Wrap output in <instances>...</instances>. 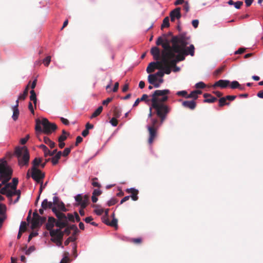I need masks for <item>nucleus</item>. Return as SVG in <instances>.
I'll return each instance as SVG.
<instances>
[{"mask_svg": "<svg viewBox=\"0 0 263 263\" xmlns=\"http://www.w3.org/2000/svg\"><path fill=\"white\" fill-rule=\"evenodd\" d=\"M126 192L128 194H131L130 197H131L132 200L134 201H137L138 199V194L139 193V191L138 190L135 188L127 189L126 190Z\"/></svg>", "mask_w": 263, "mask_h": 263, "instance_id": "f8f14e48", "label": "nucleus"}, {"mask_svg": "<svg viewBox=\"0 0 263 263\" xmlns=\"http://www.w3.org/2000/svg\"><path fill=\"white\" fill-rule=\"evenodd\" d=\"M14 155L17 157L18 164L20 167L29 165L30 155L26 146H17L15 148Z\"/></svg>", "mask_w": 263, "mask_h": 263, "instance_id": "423d86ee", "label": "nucleus"}, {"mask_svg": "<svg viewBox=\"0 0 263 263\" xmlns=\"http://www.w3.org/2000/svg\"><path fill=\"white\" fill-rule=\"evenodd\" d=\"M62 156V152L61 151L58 152L55 156L52 158H50V160L53 165H56L59 162V160Z\"/></svg>", "mask_w": 263, "mask_h": 263, "instance_id": "6ab92c4d", "label": "nucleus"}, {"mask_svg": "<svg viewBox=\"0 0 263 263\" xmlns=\"http://www.w3.org/2000/svg\"><path fill=\"white\" fill-rule=\"evenodd\" d=\"M52 205H54L55 207L58 208L60 210L63 212H66L67 209L65 208L64 203L60 200V199L57 196H54L53 198Z\"/></svg>", "mask_w": 263, "mask_h": 263, "instance_id": "1a4fd4ad", "label": "nucleus"}, {"mask_svg": "<svg viewBox=\"0 0 263 263\" xmlns=\"http://www.w3.org/2000/svg\"><path fill=\"white\" fill-rule=\"evenodd\" d=\"M226 100H227V99H226V97H222V98H220V99L219 100V105L220 106H223L224 105L229 104V103H227L226 102Z\"/></svg>", "mask_w": 263, "mask_h": 263, "instance_id": "c9c22d12", "label": "nucleus"}, {"mask_svg": "<svg viewBox=\"0 0 263 263\" xmlns=\"http://www.w3.org/2000/svg\"><path fill=\"white\" fill-rule=\"evenodd\" d=\"M66 139H67V136L66 135H62L61 136H60L59 137V138H58V142L64 141L65 140H66Z\"/></svg>", "mask_w": 263, "mask_h": 263, "instance_id": "680f3d73", "label": "nucleus"}, {"mask_svg": "<svg viewBox=\"0 0 263 263\" xmlns=\"http://www.w3.org/2000/svg\"><path fill=\"white\" fill-rule=\"evenodd\" d=\"M170 17L172 21H174L175 19H179L181 17L180 8H177L170 13Z\"/></svg>", "mask_w": 263, "mask_h": 263, "instance_id": "ddd939ff", "label": "nucleus"}, {"mask_svg": "<svg viewBox=\"0 0 263 263\" xmlns=\"http://www.w3.org/2000/svg\"><path fill=\"white\" fill-rule=\"evenodd\" d=\"M83 141V138L81 136H78L76 138V141L75 143L76 146H78V144L81 143Z\"/></svg>", "mask_w": 263, "mask_h": 263, "instance_id": "bf43d9fd", "label": "nucleus"}, {"mask_svg": "<svg viewBox=\"0 0 263 263\" xmlns=\"http://www.w3.org/2000/svg\"><path fill=\"white\" fill-rule=\"evenodd\" d=\"M93 128V125L89 122L87 123L85 125V129L89 130V129H92Z\"/></svg>", "mask_w": 263, "mask_h": 263, "instance_id": "774afa93", "label": "nucleus"}, {"mask_svg": "<svg viewBox=\"0 0 263 263\" xmlns=\"http://www.w3.org/2000/svg\"><path fill=\"white\" fill-rule=\"evenodd\" d=\"M31 170V177L37 183H40L41 181L45 177V174L43 173L40 170H37L36 171H34L33 170Z\"/></svg>", "mask_w": 263, "mask_h": 263, "instance_id": "6e6552de", "label": "nucleus"}, {"mask_svg": "<svg viewBox=\"0 0 263 263\" xmlns=\"http://www.w3.org/2000/svg\"><path fill=\"white\" fill-rule=\"evenodd\" d=\"M39 147L41 148V149H42V150L43 151V152L44 153V156L45 157H47L48 154L49 153V150L47 148V147L44 144H41L39 146Z\"/></svg>", "mask_w": 263, "mask_h": 263, "instance_id": "7c9ffc66", "label": "nucleus"}, {"mask_svg": "<svg viewBox=\"0 0 263 263\" xmlns=\"http://www.w3.org/2000/svg\"><path fill=\"white\" fill-rule=\"evenodd\" d=\"M199 24V21L198 20H194L192 21V25L194 28H197Z\"/></svg>", "mask_w": 263, "mask_h": 263, "instance_id": "338daca9", "label": "nucleus"}, {"mask_svg": "<svg viewBox=\"0 0 263 263\" xmlns=\"http://www.w3.org/2000/svg\"><path fill=\"white\" fill-rule=\"evenodd\" d=\"M223 67H221L218 68L214 71V76L218 75L223 71Z\"/></svg>", "mask_w": 263, "mask_h": 263, "instance_id": "864d4df0", "label": "nucleus"}, {"mask_svg": "<svg viewBox=\"0 0 263 263\" xmlns=\"http://www.w3.org/2000/svg\"><path fill=\"white\" fill-rule=\"evenodd\" d=\"M28 92L27 90H24L23 93L20 94L18 96V99L20 100H24L28 95Z\"/></svg>", "mask_w": 263, "mask_h": 263, "instance_id": "4c0bfd02", "label": "nucleus"}, {"mask_svg": "<svg viewBox=\"0 0 263 263\" xmlns=\"http://www.w3.org/2000/svg\"><path fill=\"white\" fill-rule=\"evenodd\" d=\"M41 226V224H40V220L39 218L35 219H32L31 228L32 230L40 227Z\"/></svg>", "mask_w": 263, "mask_h": 263, "instance_id": "5701e85b", "label": "nucleus"}, {"mask_svg": "<svg viewBox=\"0 0 263 263\" xmlns=\"http://www.w3.org/2000/svg\"><path fill=\"white\" fill-rule=\"evenodd\" d=\"M98 180V178L95 177V178H93L92 179V185L94 186V187H97L98 188H100L101 187V184L98 182L97 181Z\"/></svg>", "mask_w": 263, "mask_h": 263, "instance_id": "a19ab883", "label": "nucleus"}, {"mask_svg": "<svg viewBox=\"0 0 263 263\" xmlns=\"http://www.w3.org/2000/svg\"><path fill=\"white\" fill-rule=\"evenodd\" d=\"M65 256L62 259V260L60 261V263H68L69 261V258L68 255L69 253L68 252H65L64 253Z\"/></svg>", "mask_w": 263, "mask_h": 263, "instance_id": "e433bc0d", "label": "nucleus"}, {"mask_svg": "<svg viewBox=\"0 0 263 263\" xmlns=\"http://www.w3.org/2000/svg\"><path fill=\"white\" fill-rule=\"evenodd\" d=\"M68 219L69 221H71V222H74V216H73V215L72 214H70V213H68L67 214V219Z\"/></svg>", "mask_w": 263, "mask_h": 263, "instance_id": "13d9d810", "label": "nucleus"}, {"mask_svg": "<svg viewBox=\"0 0 263 263\" xmlns=\"http://www.w3.org/2000/svg\"><path fill=\"white\" fill-rule=\"evenodd\" d=\"M38 235V233L36 232H31L28 237V241L29 242L30 240L32 238V237H35Z\"/></svg>", "mask_w": 263, "mask_h": 263, "instance_id": "8fccbe9b", "label": "nucleus"}, {"mask_svg": "<svg viewBox=\"0 0 263 263\" xmlns=\"http://www.w3.org/2000/svg\"><path fill=\"white\" fill-rule=\"evenodd\" d=\"M172 46L171 48L169 43L165 39V74H168L172 70L179 71L180 67L176 64L185 59V56L190 54L193 56L195 48L191 44L187 48L186 46L189 43V38L184 35L173 36L172 39Z\"/></svg>", "mask_w": 263, "mask_h": 263, "instance_id": "f257e3e1", "label": "nucleus"}, {"mask_svg": "<svg viewBox=\"0 0 263 263\" xmlns=\"http://www.w3.org/2000/svg\"><path fill=\"white\" fill-rule=\"evenodd\" d=\"M41 206L45 210H46L47 209H52V208L54 207V206H52V202L48 201L47 199H44L42 201Z\"/></svg>", "mask_w": 263, "mask_h": 263, "instance_id": "aec40b11", "label": "nucleus"}, {"mask_svg": "<svg viewBox=\"0 0 263 263\" xmlns=\"http://www.w3.org/2000/svg\"><path fill=\"white\" fill-rule=\"evenodd\" d=\"M195 87L197 88H204L205 87V84L203 82H199L195 84Z\"/></svg>", "mask_w": 263, "mask_h": 263, "instance_id": "a18cd8bd", "label": "nucleus"}, {"mask_svg": "<svg viewBox=\"0 0 263 263\" xmlns=\"http://www.w3.org/2000/svg\"><path fill=\"white\" fill-rule=\"evenodd\" d=\"M76 240V238L75 237L70 236L64 242V244L65 246H67L69 245L70 242L74 241Z\"/></svg>", "mask_w": 263, "mask_h": 263, "instance_id": "58836bf2", "label": "nucleus"}, {"mask_svg": "<svg viewBox=\"0 0 263 263\" xmlns=\"http://www.w3.org/2000/svg\"><path fill=\"white\" fill-rule=\"evenodd\" d=\"M73 147L72 146H71L70 147H67L66 148L64 151L63 152V153H62V155H63V156L64 157H66L67 156H68L70 153V151H71V149Z\"/></svg>", "mask_w": 263, "mask_h": 263, "instance_id": "f704fd0d", "label": "nucleus"}, {"mask_svg": "<svg viewBox=\"0 0 263 263\" xmlns=\"http://www.w3.org/2000/svg\"><path fill=\"white\" fill-rule=\"evenodd\" d=\"M177 95L178 96L185 97L186 95H187V92L185 90L179 91L177 92Z\"/></svg>", "mask_w": 263, "mask_h": 263, "instance_id": "0e129e2a", "label": "nucleus"}, {"mask_svg": "<svg viewBox=\"0 0 263 263\" xmlns=\"http://www.w3.org/2000/svg\"><path fill=\"white\" fill-rule=\"evenodd\" d=\"M230 84V81L227 80H220L215 83L213 87H220L222 88L227 87Z\"/></svg>", "mask_w": 263, "mask_h": 263, "instance_id": "4468645a", "label": "nucleus"}, {"mask_svg": "<svg viewBox=\"0 0 263 263\" xmlns=\"http://www.w3.org/2000/svg\"><path fill=\"white\" fill-rule=\"evenodd\" d=\"M12 169L8 165L5 158L0 159V190L2 185L5 184L11 178L12 175Z\"/></svg>", "mask_w": 263, "mask_h": 263, "instance_id": "39448f33", "label": "nucleus"}, {"mask_svg": "<svg viewBox=\"0 0 263 263\" xmlns=\"http://www.w3.org/2000/svg\"><path fill=\"white\" fill-rule=\"evenodd\" d=\"M95 213L98 215H101L103 212L104 210L103 209H96L94 210Z\"/></svg>", "mask_w": 263, "mask_h": 263, "instance_id": "603ef678", "label": "nucleus"}, {"mask_svg": "<svg viewBox=\"0 0 263 263\" xmlns=\"http://www.w3.org/2000/svg\"><path fill=\"white\" fill-rule=\"evenodd\" d=\"M75 200L78 202V205H80L81 208H85L88 203L89 196L85 195L83 196L81 194H78L75 197Z\"/></svg>", "mask_w": 263, "mask_h": 263, "instance_id": "0eeeda50", "label": "nucleus"}, {"mask_svg": "<svg viewBox=\"0 0 263 263\" xmlns=\"http://www.w3.org/2000/svg\"><path fill=\"white\" fill-rule=\"evenodd\" d=\"M35 130L40 133L49 135L57 129L55 123H50L47 119L43 118L42 120L37 119L35 121Z\"/></svg>", "mask_w": 263, "mask_h": 263, "instance_id": "20e7f679", "label": "nucleus"}, {"mask_svg": "<svg viewBox=\"0 0 263 263\" xmlns=\"http://www.w3.org/2000/svg\"><path fill=\"white\" fill-rule=\"evenodd\" d=\"M15 195L14 193V190H12L11 189L9 190L7 195V197L8 198H11L13 196Z\"/></svg>", "mask_w": 263, "mask_h": 263, "instance_id": "4d7b16f0", "label": "nucleus"}, {"mask_svg": "<svg viewBox=\"0 0 263 263\" xmlns=\"http://www.w3.org/2000/svg\"><path fill=\"white\" fill-rule=\"evenodd\" d=\"M68 227L70 231H71V230H73V231H78V228L74 224L71 225V226H69Z\"/></svg>", "mask_w": 263, "mask_h": 263, "instance_id": "69168bd1", "label": "nucleus"}, {"mask_svg": "<svg viewBox=\"0 0 263 263\" xmlns=\"http://www.w3.org/2000/svg\"><path fill=\"white\" fill-rule=\"evenodd\" d=\"M104 222L107 225L110 226L112 227L117 228L118 227V219L116 218H113L111 222H109V219L107 218L104 220Z\"/></svg>", "mask_w": 263, "mask_h": 263, "instance_id": "a211bd4d", "label": "nucleus"}, {"mask_svg": "<svg viewBox=\"0 0 263 263\" xmlns=\"http://www.w3.org/2000/svg\"><path fill=\"white\" fill-rule=\"evenodd\" d=\"M55 219L53 217H49L48 221L46 224V228L47 230L51 231L53 230V228L55 223Z\"/></svg>", "mask_w": 263, "mask_h": 263, "instance_id": "2eb2a0df", "label": "nucleus"}, {"mask_svg": "<svg viewBox=\"0 0 263 263\" xmlns=\"http://www.w3.org/2000/svg\"><path fill=\"white\" fill-rule=\"evenodd\" d=\"M29 135H27L26 137L24 138H22L21 140H20V143L22 145H24L25 144L27 141H28V140L29 139Z\"/></svg>", "mask_w": 263, "mask_h": 263, "instance_id": "09e8293b", "label": "nucleus"}, {"mask_svg": "<svg viewBox=\"0 0 263 263\" xmlns=\"http://www.w3.org/2000/svg\"><path fill=\"white\" fill-rule=\"evenodd\" d=\"M35 248L34 246H32L29 248L28 249L26 250L25 251V254L26 255H29L32 252H33L34 251H35Z\"/></svg>", "mask_w": 263, "mask_h": 263, "instance_id": "79ce46f5", "label": "nucleus"}, {"mask_svg": "<svg viewBox=\"0 0 263 263\" xmlns=\"http://www.w3.org/2000/svg\"><path fill=\"white\" fill-rule=\"evenodd\" d=\"M112 100V98H108L106 100L103 101L102 104L104 105H107Z\"/></svg>", "mask_w": 263, "mask_h": 263, "instance_id": "5fc2aeb1", "label": "nucleus"}, {"mask_svg": "<svg viewBox=\"0 0 263 263\" xmlns=\"http://www.w3.org/2000/svg\"><path fill=\"white\" fill-rule=\"evenodd\" d=\"M27 223L25 221H22L20 227L19 231L24 232L26 231Z\"/></svg>", "mask_w": 263, "mask_h": 263, "instance_id": "473e14b6", "label": "nucleus"}, {"mask_svg": "<svg viewBox=\"0 0 263 263\" xmlns=\"http://www.w3.org/2000/svg\"><path fill=\"white\" fill-rule=\"evenodd\" d=\"M196 91H192L190 95H189L186 98H192L194 99H196L198 97L197 95H196Z\"/></svg>", "mask_w": 263, "mask_h": 263, "instance_id": "49530a36", "label": "nucleus"}, {"mask_svg": "<svg viewBox=\"0 0 263 263\" xmlns=\"http://www.w3.org/2000/svg\"><path fill=\"white\" fill-rule=\"evenodd\" d=\"M6 215V206L0 203V216H4Z\"/></svg>", "mask_w": 263, "mask_h": 263, "instance_id": "c756f323", "label": "nucleus"}, {"mask_svg": "<svg viewBox=\"0 0 263 263\" xmlns=\"http://www.w3.org/2000/svg\"><path fill=\"white\" fill-rule=\"evenodd\" d=\"M118 202V199L116 198H111L110 200H109L107 202V205L109 206L115 205Z\"/></svg>", "mask_w": 263, "mask_h": 263, "instance_id": "37998d69", "label": "nucleus"}, {"mask_svg": "<svg viewBox=\"0 0 263 263\" xmlns=\"http://www.w3.org/2000/svg\"><path fill=\"white\" fill-rule=\"evenodd\" d=\"M12 110H13V115L12 116V119L13 120L16 121L18 117L20 112L18 110V108L16 107V106H13L12 107Z\"/></svg>", "mask_w": 263, "mask_h": 263, "instance_id": "393cba45", "label": "nucleus"}, {"mask_svg": "<svg viewBox=\"0 0 263 263\" xmlns=\"http://www.w3.org/2000/svg\"><path fill=\"white\" fill-rule=\"evenodd\" d=\"M60 120H61V121L65 125H68L69 124V121L67 119H65L63 117H61L60 118Z\"/></svg>", "mask_w": 263, "mask_h": 263, "instance_id": "052dcab7", "label": "nucleus"}, {"mask_svg": "<svg viewBox=\"0 0 263 263\" xmlns=\"http://www.w3.org/2000/svg\"><path fill=\"white\" fill-rule=\"evenodd\" d=\"M243 4V2L240 1H237L235 3H234V5L236 9H239Z\"/></svg>", "mask_w": 263, "mask_h": 263, "instance_id": "3c124183", "label": "nucleus"}, {"mask_svg": "<svg viewBox=\"0 0 263 263\" xmlns=\"http://www.w3.org/2000/svg\"><path fill=\"white\" fill-rule=\"evenodd\" d=\"M68 221H63L62 220H58L57 221H55V225L59 227V229L61 230L62 229L68 226Z\"/></svg>", "mask_w": 263, "mask_h": 263, "instance_id": "b1692460", "label": "nucleus"}, {"mask_svg": "<svg viewBox=\"0 0 263 263\" xmlns=\"http://www.w3.org/2000/svg\"><path fill=\"white\" fill-rule=\"evenodd\" d=\"M50 235L52 238L63 240L64 232L62 231L60 229L53 230L50 232Z\"/></svg>", "mask_w": 263, "mask_h": 263, "instance_id": "9d476101", "label": "nucleus"}, {"mask_svg": "<svg viewBox=\"0 0 263 263\" xmlns=\"http://www.w3.org/2000/svg\"><path fill=\"white\" fill-rule=\"evenodd\" d=\"M121 115V110L118 108L117 107H116L114 110V116L115 117L118 118L120 117Z\"/></svg>", "mask_w": 263, "mask_h": 263, "instance_id": "2f4dec72", "label": "nucleus"}, {"mask_svg": "<svg viewBox=\"0 0 263 263\" xmlns=\"http://www.w3.org/2000/svg\"><path fill=\"white\" fill-rule=\"evenodd\" d=\"M30 99L31 101H32L35 106L36 105V102H37V99L36 96V93L33 90H31L30 91Z\"/></svg>", "mask_w": 263, "mask_h": 263, "instance_id": "bb28decb", "label": "nucleus"}, {"mask_svg": "<svg viewBox=\"0 0 263 263\" xmlns=\"http://www.w3.org/2000/svg\"><path fill=\"white\" fill-rule=\"evenodd\" d=\"M51 240L54 242L57 246H59V247H62V248H64L63 246L62 245V240H60V239H54V238H52L51 239Z\"/></svg>", "mask_w": 263, "mask_h": 263, "instance_id": "72a5a7b5", "label": "nucleus"}, {"mask_svg": "<svg viewBox=\"0 0 263 263\" xmlns=\"http://www.w3.org/2000/svg\"><path fill=\"white\" fill-rule=\"evenodd\" d=\"M52 211L54 213L59 220L68 221V220H67V216L65 215V214L58 211L56 207L54 206L53 208H52Z\"/></svg>", "mask_w": 263, "mask_h": 263, "instance_id": "9b49d317", "label": "nucleus"}, {"mask_svg": "<svg viewBox=\"0 0 263 263\" xmlns=\"http://www.w3.org/2000/svg\"><path fill=\"white\" fill-rule=\"evenodd\" d=\"M42 161V158H38V157L35 158L34 159L32 162V167H31V170H33L34 171H37V170H39L38 168V167L39 166V165L41 166Z\"/></svg>", "mask_w": 263, "mask_h": 263, "instance_id": "dca6fc26", "label": "nucleus"}, {"mask_svg": "<svg viewBox=\"0 0 263 263\" xmlns=\"http://www.w3.org/2000/svg\"><path fill=\"white\" fill-rule=\"evenodd\" d=\"M44 142L47 145H48L51 148H53L55 146V143L51 141L48 137H45L44 138Z\"/></svg>", "mask_w": 263, "mask_h": 263, "instance_id": "a878e982", "label": "nucleus"}, {"mask_svg": "<svg viewBox=\"0 0 263 263\" xmlns=\"http://www.w3.org/2000/svg\"><path fill=\"white\" fill-rule=\"evenodd\" d=\"M156 44L157 46L150 50L155 61L148 64L146 72L149 73L147 78L148 83L158 88L163 83L164 75V34L158 38Z\"/></svg>", "mask_w": 263, "mask_h": 263, "instance_id": "f03ea898", "label": "nucleus"}, {"mask_svg": "<svg viewBox=\"0 0 263 263\" xmlns=\"http://www.w3.org/2000/svg\"><path fill=\"white\" fill-rule=\"evenodd\" d=\"M51 61V57L47 56L44 60L43 63L46 66H48Z\"/></svg>", "mask_w": 263, "mask_h": 263, "instance_id": "c03bdc74", "label": "nucleus"}, {"mask_svg": "<svg viewBox=\"0 0 263 263\" xmlns=\"http://www.w3.org/2000/svg\"><path fill=\"white\" fill-rule=\"evenodd\" d=\"M132 241L135 243H141L142 239L140 238H133L132 239Z\"/></svg>", "mask_w": 263, "mask_h": 263, "instance_id": "e2e57ef3", "label": "nucleus"}, {"mask_svg": "<svg viewBox=\"0 0 263 263\" xmlns=\"http://www.w3.org/2000/svg\"><path fill=\"white\" fill-rule=\"evenodd\" d=\"M11 183L7 182L5 186L0 190V194L7 196L10 189Z\"/></svg>", "mask_w": 263, "mask_h": 263, "instance_id": "4be33fe9", "label": "nucleus"}, {"mask_svg": "<svg viewBox=\"0 0 263 263\" xmlns=\"http://www.w3.org/2000/svg\"><path fill=\"white\" fill-rule=\"evenodd\" d=\"M239 87V83L236 81H233L231 82L230 87L232 89L238 88Z\"/></svg>", "mask_w": 263, "mask_h": 263, "instance_id": "ea45409f", "label": "nucleus"}, {"mask_svg": "<svg viewBox=\"0 0 263 263\" xmlns=\"http://www.w3.org/2000/svg\"><path fill=\"white\" fill-rule=\"evenodd\" d=\"M182 105L191 109H193L196 107V103L194 101H186L182 103Z\"/></svg>", "mask_w": 263, "mask_h": 263, "instance_id": "f3484780", "label": "nucleus"}, {"mask_svg": "<svg viewBox=\"0 0 263 263\" xmlns=\"http://www.w3.org/2000/svg\"><path fill=\"white\" fill-rule=\"evenodd\" d=\"M203 97L205 98V99L204 100V102L213 103L217 100L215 97L212 96L209 93H204L203 95Z\"/></svg>", "mask_w": 263, "mask_h": 263, "instance_id": "412c9836", "label": "nucleus"}, {"mask_svg": "<svg viewBox=\"0 0 263 263\" xmlns=\"http://www.w3.org/2000/svg\"><path fill=\"white\" fill-rule=\"evenodd\" d=\"M18 182V179L16 178H13L12 179V182L10 184V189L11 190H15L17 187V185Z\"/></svg>", "mask_w": 263, "mask_h": 263, "instance_id": "c85d7f7f", "label": "nucleus"}, {"mask_svg": "<svg viewBox=\"0 0 263 263\" xmlns=\"http://www.w3.org/2000/svg\"><path fill=\"white\" fill-rule=\"evenodd\" d=\"M110 123L111 124V125L114 126H116L118 125V121L117 119V118L114 117L112 118L110 121Z\"/></svg>", "mask_w": 263, "mask_h": 263, "instance_id": "de8ad7c7", "label": "nucleus"}, {"mask_svg": "<svg viewBox=\"0 0 263 263\" xmlns=\"http://www.w3.org/2000/svg\"><path fill=\"white\" fill-rule=\"evenodd\" d=\"M101 193H102L101 191H100V190H98V189H95L93 191L92 195L94 196H98L100 195L101 194Z\"/></svg>", "mask_w": 263, "mask_h": 263, "instance_id": "6e6d98bb", "label": "nucleus"}, {"mask_svg": "<svg viewBox=\"0 0 263 263\" xmlns=\"http://www.w3.org/2000/svg\"><path fill=\"white\" fill-rule=\"evenodd\" d=\"M102 110H103V107L102 106H99L94 112L92 114V115L91 116V118H94L96 117H97L98 116H99L101 113V112L102 111Z\"/></svg>", "mask_w": 263, "mask_h": 263, "instance_id": "cd10ccee", "label": "nucleus"}, {"mask_svg": "<svg viewBox=\"0 0 263 263\" xmlns=\"http://www.w3.org/2000/svg\"><path fill=\"white\" fill-rule=\"evenodd\" d=\"M151 102L148 114L151 124L147 126L149 133L148 142L150 144L156 137L157 130L164 121V89L155 90L152 96Z\"/></svg>", "mask_w": 263, "mask_h": 263, "instance_id": "7ed1b4c3", "label": "nucleus"}]
</instances>
